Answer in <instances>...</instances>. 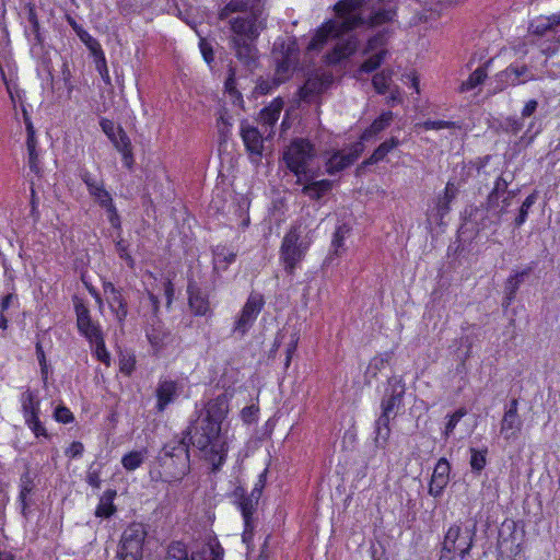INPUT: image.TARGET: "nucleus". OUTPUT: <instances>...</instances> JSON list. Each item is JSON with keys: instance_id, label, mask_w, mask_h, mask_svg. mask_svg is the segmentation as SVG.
Segmentation results:
<instances>
[{"instance_id": "412c9836", "label": "nucleus", "mask_w": 560, "mask_h": 560, "mask_svg": "<svg viewBox=\"0 0 560 560\" xmlns=\"http://www.w3.org/2000/svg\"><path fill=\"white\" fill-rule=\"evenodd\" d=\"M458 188L451 180L447 182L443 195H440L436 199L435 207L431 210V215L435 220L442 221L444 217L451 210V203L456 198Z\"/></svg>"}, {"instance_id": "473e14b6", "label": "nucleus", "mask_w": 560, "mask_h": 560, "mask_svg": "<svg viewBox=\"0 0 560 560\" xmlns=\"http://www.w3.org/2000/svg\"><path fill=\"white\" fill-rule=\"evenodd\" d=\"M213 269L217 271L224 270L226 267L235 261L236 255L224 245H217L213 248Z\"/></svg>"}, {"instance_id": "0e129e2a", "label": "nucleus", "mask_w": 560, "mask_h": 560, "mask_svg": "<svg viewBox=\"0 0 560 560\" xmlns=\"http://www.w3.org/2000/svg\"><path fill=\"white\" fill-rule=\"evenodd\" d=\"M500 126L504 132L516 135L522 130L524 124H523L522 118L510 116V117L504 118L501 121Z\"/></svg>"}, {"instance_id": "f8f14e48", "label": "nucleus", "mask_w": 560, "mask_h": 560, "mask_svg": "<svg viewBox=\"0 0 560 560\" xmlns=\"http://www.w3.org/2000/svg\"><path fill=\"white\" fill-rule=\"evenodd\" d=\"M187 300L188 307L194 316L211 317L213 315L209 293L201 289L192 278L187 283Z\"/></svg>"}, {"instance_id": "f03ea898", "label": "nucleus", "mask_w": 560, "mask_h": 560, "mask_svg": "<svg viewBox=\"0 0 560 560\" xmlns=\"http://www.w3.org/2000/svg\"><path fill=\"white\" fill-rule=\"evenodd\" d=\"M361 5V0L338 1L334 7L337 19L325 23L312 38L307 48L310 50L322 49L331 37L337 39L332 51L328 55L331 63H338L353 55L359 47V38L353 31L365 25V19L357 13Z\"/></svg>"}, {"instance_id": "de8ad7c7", "label": "nucleus", "mask_w": 560, "mask_h": 560, "mask_svg": "<svg viewBox=\"0 0 560 560\" xmlns=\"http://www.w3.org/2000/svg\"><path fill=\"white\" fill-rule=\"evenodd\" d=\"M487 78V72L483 67L477 68L467 80L463 81L460 84V92H468L483 83Z\"/></svg>"}, {"instance_id": "aec40b11", "label": "nucleus", "mask_w": 560, "mask_h": 560, "mask_svg": "<svg viewBox=\"0 0 560 560\" xmlns=\"http://www.w3.org/2000/svg\"><path fill=\"white\" fill-rule=\"evenodd\" d=\"M314 173H308V176L305 178L302 176V194L307 196L312 200H319L324 197L328 191L332 188V182L329 179L314 180Z\"/></svg>"}, {"instance_id": "e433bc0d", "label": "nucleus", "mask_w": 560, "mask_h": 560, "mask_svg": "<svg viewBox=\"0 0 560 560\" xmlns=\"http://www.w3.org/2000/svg\"><path fill=\"white\" fill-rule=\"evenodd\" d=\"M353 163L349 158L340 151L335 152L326 163V172L329 175H334L338 172L343 171Z\"/></svg>"}, {"instance_id": "9b49d317", "label": "nucleus", "mask_w": 560, "mask_h": 560, "mask_svg": "<svg viewBox=\"0 0 560 560\" xmlns=\"http://www.w3.org/2000/svg\"><path fill=\"white\" fill-rule=\"evenodd\" d=\"M300 231L298 226H292L284 235L280 256L284 262L285 271L290 275L294 272L296 265L303 259L306 247L300 243Z\"/></svg>"}, {"instance_id": "603ef678", "label": "nucleus", "mask_w": 560, "mask_h": 560, "mask_svg": "<svg viewBox=\"0 0 560 560\" xmlns=\"http://www.w3.org/2000/svg\"><path fill=\"white\" fill-rule=\"evenodd\" d=\"M393 358V352L387 351L380 355L374 357L366 370V374H371L372 377H376L377 373L385 368L386 364L389 363V361Z\"/></svg>"}, {"instance_id": "6e6d98bb", "label": "nucleus", "mask_w": 560, "mask_h": 560, "mask_svg": "<svg viewBox=\"0 0 560 560\" xmlns=\"http://www.w3.org/2000/svg\"><path fill=\"white\" fill-rule=\"evenodd\" d=\"M392 81V71L383 70L372 79V84L378 94H385Z\"/></svg>"}, {"instance_id": "37998d69", "label": "nucleus", "mask_w": 560, "mask_h": 560, "mask_svg": "<svg viewBox=\"0 0 560 560\" xmlns=\"http://www.w3.org/2000/svg\"><path fill=\"white\" fill-rule=\"evenodd\" d=\"M469 453H470L469 465H470L471 471L475 475H480V472L485 469V467L487 465L488 448L485 447L483 450H477L475 447H470Z\"/></svg>"}, {"instance_id": "6e6552de", "label": "nucleus", "mask_w": 560, "mask_h": 560, "mask_svg": "<svg viewBox=\"0 0 560 560\" xmlns=\"http://www.w3.org/2000/svg\"><path fill=\"white\" fill-rule=\"evenodd\" d=\"M406 389V383L401 375L388 377L380 404L381 413L397 417L398 413L402 412Z\"/></svg>"}, {"instance_id": "dca6fc26", "label": "nucleus", "mask_w": 560, "mask_h": 560, "mask_svg": "<svg viewBox=\"0 0 560 560\" xmlns=\"http://www.w3.org/2000/svg\"><path fill=\"white\" fill-rule=\"evenodd\" d=\"M397 14V5L393 0H378L372 8L365 25L370 27L381 26L392 22Z\"/></svg>"}, {"instance_id": "423d86ee", "label": "nucleus", "mask_w": 560, "mask_h": 560, "mask_svg": "<svg viewBox=\"0 0 560 560\" xmlns=\"http://www.w3.org/2000/svg\"><path fill=\"white\" fill-rule=\"evenodd\" d=\"M147 530L142 523L132 522L122 532L117 556L119 560H142Z\"/></svg>"}, {"instance_id": "bf43d9fd", "label": "nucleus", "mask_w": 560, "mask_h": 560, "mask_svg": "<svg viewBox=\"0 0 560 560\" xmlns=\"http://www.w3.org/2000/svg\"><path fill=\"white\" fill-rule=\"evenodd\" d=\"M198 46L205 62L208 65L210 70L213 71L214 51L211 43L207 38L200 37Z\"/></svg>"}, {"instance_id": "58836bf2", "label": "nucleus", "mask_w": 560, "mask_h": 560, "mask_svg": "<svg viewBox=\"0 0 560 560\" xmlns=\"http://www.w3.org/2000/svg\"><path fill=\"white\" fill-rule=\"evenodd\" d=\"M220 145L226 143L232 135L233 117L224 109L217 121Z\"/></svg>"}, {"instance_id": "49530a36", "label": "nucleus", "mask_w": 560, "mask_h": 560, "mask_svg": "<svg viewBox=\"0 0 560 560\" xmlns=\"http://www.w3.org/2000/svg\"><path fill=\"white\" fill-rule=\"evenodd\" d=\"M264 305V296L260 293L252 292L247 298V324L257 317Z\"/></svg>"}, {"instance_id": "09e8293b", "label": "nucleus", "mask_w": 560, "mask_h": 560, "mask_svg": "<svg viewBox=\"0 0 560 560\" xmlns=\"http://www.w3.org/2000/svg\"><path fill=\"white\" fill-rule=\"evenodd\" d=\"M25 425L30 429V431L34 434L36 439H46L50 440L51 435L48 433L47 428L44 422L40 420V416L32 417L24 420Z\"/></svg>"}, {"instance_id": "338daca9", "label": "nucleus", "mask_w": 560, "mask_h": 560, "mask_svg": "<svg viewBox=\"0 0 560 560\" xmlns=\"http://www.w3.org/2000/svg\"><path fill=\"white\" fill-rule=\"evenodd\" d=\"M128 247H129L128 244L122 240H120L116 243V249H117L119 258L125 260L127 266L130 269H133L136 266V261H135L133 257L130 255Z\"/></svg>"}, {"instance_id": "6ab92c4d", "label": "nucleus", "mask_w": 560, "mask_h": 560, "mask_svg": "<svg viewBox=\"0 0 560 560\" xmlns=\"http://www.w3.org/2000/svg\"><path fill=\"white\" fill-rule=\"evenodd\" d=\"M331 83L330 75H312L299 89V96L304 102L311 103L315 96L322 94Z\"/></svg>"}, {"instance_id": "2eb2a0df", "label": "nucleus", "mask_w": 560, "mask_h": 560, "mask_svg": "<svg viewBox=\"0 0 560 560\" xmlns=\"http://www.w3.org/2000/svg\"><path fill=\"white\" fill-rule=\"evenodd\" d=\"M103 291L110 312L114 314L117 322L122 324L128 315V304L124 296L122 289L107 281L103 283Z\"/></svg>"}, {"instance_id": "69168bd1", "label": "nucleus", "mask_w": 560, "mask_h": 560, "mask_svg": "<svg viewBox=\"0 0 560 560\" xmlns=\"http://www.w3.org/2000/svg\"><path fill=\"white\" fill-rule=\"evenodd\" d=\"M54 419L59 423L68 424L74 421V416L68 407L59 405L54 411Z\"/></svg>"}, {"instance_id": "bb28decb", "label": "nucleus", "mask_w": 560, "mask_h": 560, "mask_svg": "<svg viewBox=\"0 0 560 560\" xmlns=\"http://www.w3.org/2000/svg\"><path fill=\"white\" fill-rule=\"evenodd\" d=\"M400 145V140L397 137H390L383 141L371 154L370 158L364 160L359 168H364L369 165L377 164L385 160L386 155L394 149Z\"/></svg>"}, {"instance_id": "c9c22d12", "label": "nucleus", "mask_w": 560, "mask_h": 560, "mask_svg": "<svg viewBox=\"0 0 560 560\" xmlns=\"http://www.w3.org/2000/svg\"><path fill=\"white\" fill-rule=\"evenodd\" d=\"M522 421L518 415L504 412L501 422V432L505 439L516 436V433L521 430Z\"/></svg>"}, {"instance_id": "3c124183", "label": "nucleus", "mask_w": 560, "mask_h": 560, "mask_svg": "<svg viewBox=\"0 0 560 560\" xmlns=\"http://www.w3.org/2000/svg\"><path fill=\"white\" fill-rule=\"evenodd\" d=\"M247 152L252 154L261 155L262 138L256 128L247 126Z\"/></svg>"}, {"instance_id": "20e7f679", "label": "nucleus", "mask_w": 560, "mask_h": 560, "mask_svg": "<svg viewBox=\"0 0 560 560\" xmlns=\"http://www.w3.org/2000/svg\"><path fill=\"white\" fill-rule=\"evenodd\" d=\"M245 0H230L219 12V19L230 24V44L236 57L245 58Z\"/></svg>"}, {"instance_id": "9d476101", "label": "nucleus", "mask_w": 560, "mask_h": 560, "mask_svg": "<svg viewBox=\"0 0 560 560\" xmlns=\"http://www.w3.org/2000/svg\"><path fill=\"white\" fill-rule=\"evenodd\" d=\"M267 15L260 0H254L247 10V68L255 62L258 50L252 45L261 31L266 28Z\"/></svg>"}, {"instance_id": "4be33fe9", "label": "nucleus", "mask_w": 560, "mask_h": 560, "mask_svg": "<svg viewBox=\"0 0 560 560\" xmlns=\"http://www.w3.org/2000/svg\"><path fill=\"white\" fill-rule=\"evenodd\" d=\"M534 267V264H532L523 270L514 272L506 279L504 284V300L506 305H510L511 302L515 299L521 284L524 282L525 278H527L533 272Z\"/></svg>"}, {"instance_id": "5fc2aeb1", "label": "nucleus", "mask_w": 560, "mask_h": 560, "mask_svg": "<svg viewBox=\"0 0 560 560\" xmlns=\"http://www.w3.org/2000/svg\"><path fill=\"white\" fill-rule=\"evenodd\" d=\"M95 69L101 75L105 84H112L109 70L107 67L106 57L103 50H100L96 55H93Z\"/></svg>"}, {"instance_id": "72a5a7b5", "label": "nucleus", "mask_w": 560, "mask_h": 560, "mask_svg": "<svg viewBox=\"0 0 560 560\" xmlns=\"http://www.w3.org/2000/svg\"><path fill=\"white\" fill-rule=\"evenodd\" d=\"M100 126L102 131L106 135L114 148H119V139H122V135L127 133L120 125H116L112 119L102 117L100 119Z\"/></svg>"}, {"instance_id": "393cba45", "label": "nucleus", "mask_w": 560, "mask_h": 560, "mask_svg": "<svg viewBox=\"0 0 560 560\" xmlns=\"http://www.w3.org/2000/svg\"><path fill=\"white\" fill-rule=\"evenodd\" d=\"M396 417L381 413L374 424V444L376 448L385 450L390 436V421Z\"/></svg>"}, {"instance_id": "7ed1b4c3", "label": "nucleus", "mask_w": 560, "mask_h": 560, "mask_svg": "<svg viewBox=\"0 0 560 560\" xmlns=\"http://www.w3.org/2000/svg\"><path fill=\"white\" fill-rule=\"evenodd\" d=\"M361 5V0L338 1L334 7L337 19L325 23L312 38L307 48L310 50L322 49L331 37L337 39L332 51L328 55L331 63H338L353 55L359 47V38L353 31L365 25V19L357 13Z\"/></svg>"}, {"instance_id": "c03bdc74", "label": "nucleus", "mask_w": 560, "mask_h": 560, "mask_svg": "<svg viewBox=\"0 0 560 560\" xmlns=\"http://www.w3.org/2000/svg\"><path fill=\"white\" fill-rule=\"evenodd\" d=\"M538 199V191L534 190L529 194L518 208V213L514 219V226L521 228L527 220L530 208L535 205Z\"/></svg>"}, {"instance_id": "f257e3e1", "label": "nucleus", "mask_w": 560, "mask_h": 560, "mask_svg": "<svg viewBox=\"0 0 560 560\" xmlns=\"http://www.w3.org/2000/svg\"><path fill=\"white\" fill-rule=\"evenodd\" d=\"M229 395L226 389L209 400L203 416L163 445L156 456V468L151 470L153 479L168 483L182 480L190 470L189 443L212 465V470L223 465L228 445L221 430L229 412Z\"/></svg>"}, {"instance_id": "864d4df0", "label": "nucleus", "mask_w": 560, "mask_h": 560, "mask_svg": "<svg viewBox=\"0 0 560 560\" xmlns=\"http://www.w3.org/2000/svg\"><path fill=\"white\" fill-rule=\"evenodd\" d=\"M417 127L428 130H440V129H459L460 124L457 121H448V120H431L428 119L423 122L417 124Z\"/></svg>"}, {"instance_id": "4d7b16f0", "label": "nucleus", "mask_w": 560, "mask_h": 560, "mask_svg": "<svg viewBox=\"0 0 560 560\" xmlns=\"http://www.w3.org/2000/svg\"><path fill=\"white\" fill-rule=\"evenodd\" d=\"M466 415L467 410L464 407H460L454 413L447 417L448 419L443 431V435L445 439H448L453 434L456 425Z\"/></svg>"}, {"instance_id": "a19ab883", "label": "nucleus", "mask_w": 560, "mask_h": 560, "mask_svg": "<svg viewBox=\"0 0 560 560\" xmlns=\"http://www.w3.org/2000/svg\"><path fill=\"white\" fill-rule=\"evenodd\" d=\"M165 560H196L194 555L189 553L187 546L182 541L170 544Z\"/></svg>"}, {"instance_id": "7c9ffc66", "label": "nucleus", "mask_w": 560, "mask_h": 560, "mask_svg": "<svg viewBox=\"0 0 560 560\" xmlns=\"http://www.w3.org/2000/svg\"><path fill=\"white\" fill-rule=\"evenodd\" d=\"M267 472H268V468H265L258 476V480L257 482L255 483L252 492L249 495H247V534L249 533L250 528H252V523H250V515H252V510L254 508V503L257 505L258 504V501L261 497V493H262V489L265 488L266 486V477H267Z\"/></svg>"}, {"instance_id": "a18cd8bd", "label": "nucleus", "mask_w": 560, "mask_h": 560, "mask_svg": "<svg viewBox=\"0 0 560 560\" xmlns=\"http://www.w3.org/2000/svg\"><path fill=\"white\" fill-rule=\"evenodd\" d=\"M22 116H23V122L25 125L26 129V150L37 149L38 147V140L36 137V130L33 125L32 118L25 108V106H22Z\"/></svg>"}, {"instance_id": "b1692460", "label": "nucleus", "mask_w": 560, "mask_h": 560, "mask_svg": "<svg viewBox=\"0 0 560 560\" xmlns=\"http://www.w3.org/2000/svg\"><path fill=\"white\" fill-rule=\"evenodd\" d=\"M117 497L116 489H106L100 497L98 503L95 508L94 515L98 518H110L117 513V506L114 503Z\"/></svg>"}, {"instance_id": "4468645a", "label": "nucleus", "mask_w": 560, "mask_h": 560, "mask_svg": "<svg viewBox=\"0 0 560 560\" xmlns=\"http://www.w3.org/2000/svg\"><path fill=\"white\" fill-rule=\"evenodd\" d=\"M183 390V383L170 377H161L158 382L154 396L155 409L163 412L166 408L176 401Z\"/></svg>"}, {"instance_id": "2f4dec72", "label": "nucleus", "mask_w": 560, "mask_h": 560, "mask_svg": "<svg viewBox=\"0 0 560 560\" xmlns=\"http://www.w3.org/2000/svg\"><path fill=\"white\" fill-rule=\"evenodd\" d=\"M35 488L34 478L31 475L30 470L23 472L20 477L19 483V502L22 509V514H26V510L28 508V497L33 493Z\"/></svg>"}, {"instance_id": "c85d7f7f", "label": "nucleus", "mask_w": 560, "mask_h": 560, "mask_svg": "<svg viewBox=\"0 0 560 560\" xmlns=\"http://www.w3.org/2000/svg\"><path fill=\"white\" fill-rule=\"evenodd\" d=\"M394 119L390 110L383 112L373 122L361 133V140L370 141L378 133L387 129Z\"/></svg>"}, {"instance_id": "13d9d810", "label": "nucleus", "mask_w": 560, "mask_h": 560, "mask_svg": "<svg viewBox=\"0 0 560 560\" xmlns=\"http://www.w3.org/2000/svg\"><path fill=\"white\" fill-rule=\"evenodd\" d=\"M492 156L490 154L479 156L475 159L474 161L469 162V170H474L477 173L478 177H482L483 179L487 178L489 175V172L487 171V166L489 162L491 161Z\"/></svg>"}, {"instance_id": "a211bd4d", "label": "nucleus", "mask_w": 560, "mask_h": 560, "mask_svg": "<svg viewBox=\"0 0 560 560\" xmlns=\"http://www.w3.org/2000/svg\"><path fill=\"white\" fill-rule=\"evenodd\" d=\"M514 180V175L506 171H501L494 178L493 186L486 197V205H497V201L511 194H518L520 189H510Z\"/></svg>"}, {"instance_id": "cd10ccee", "label": "nucleus", "mask_w": 560, "mask_h": 560, "mask_svg": "<svg viewBox=\"0 0 560 560\" xmlns=\"http://www.w3.org/2000/svg\"><path fill=\"white\" fill-rule=\"evenodd\" d=\"M23 419L40 416V400L34 390L27 388L20 396Z\"/></svg>"}, {"instance_id": "f704fd0d", "label": "nucleus", "mask_w": 560, "mask_h": 560, "mask_svg": "<svg viewBox=\"0 0 560 560\" xmlns=\"http://www.w3.org/2000/svg\"><path fill=\"white\" fill-rule=\"evenodd\" d=\"M513 75L512 86L535 80V75L529 71L525 65L512 63L505 70L502 77Z\"/></svg>"}, {"instance_id": "c756f323", "label": "nucleus", "mask_w": 560, "mask_h": 560, "mask_svg": "<svg viewBox=\"0 0 560 560\" xmlns=\"http://www.w3.org/2000/svg\"><path fill=\"white\" fill-rule=\"evenodd\" d=\"M460 532H462L460 526H458L456 524L452 525L447 529L445 537H444L440 560H452V558L447 557V555L454 553L457 550L456 542L458 540L460 541L462 539H464L460 536Z\"/></svg>"}, {"instance_id": "79ce46f5", "label": "nucleus", "mask_w": 560, "mask_h": 560, "mask_svg": "<svg viewBox=\"0 0 560 560\" xmlns=\"http://www.w3.org/2000/svg\"><path fill=\"white\" fill-rule=\"evenodd\" d=\"M121 154V161L125 167L131 170L135 164V156L132 151L131 140L127 133L122 135L119 139V148L116 149Z\"/></svg>"}, {"instance_id": "1a4fd4ad", "label": "nucleus", "mask_w": 560, "mask_h": 560, "mask_svg": "<svg viewBox=\"0 0 560 560\" xmlns=\"http://www.w3.org/2000/svg\"><path fill=\"white\" fill-rule=\"evenodd\" d=\"M73 306L75 313V326L80 336H82L88 343L96 341L98 338L105 336L101 323L94 319L86 303L74 296Z\"/></svg>"}, {"instance_id": "8fccbe9b", "label": "nucleus", "mask_w": 560, "mask_h": 560, "mask_svg": "<svg viewBox=\"0 0 560 560\" xmlns=\"http://www.w3.org/2000/svg\"><path fill=\"white\" fill-rule=\"evenodd\" d=\"M387 52L388 51L386 49H381L376 54L372 55L360 66L359 71L363 73H371L375 71L384 61Z\"/></svg>"}, {"instance_id": "0eeeda50", "label": "nucleus", "mask_w": 560, "mask_h": 560, "mask_svg": "<svg viewBox=\"0 0 560 560\" xmlns=\"http://www.w3.org/2000/svg\"><path fill=\"white\" fill-rule=\"evenodd\" d=\"M314 155L313 144L305 139L293 140L285 150L283 159L288 168L298 176L296 183H302V176L306 178L311 173L306 170V165Z\"/></svg>"}, {"instance_id": "a878e982", "label": "nucleus", "mask_w": 560, "mask_h": 560, "mask_svg": "<svg viewBox=\"0 0 560 560\" xmlns=\"http://www.w3.org/2000/svg\"><path fill=\"white\" fill-rule=\"evenodd\" d=\"M224 94L234 106H237L242 109L244 108L243 94L236 88V69L233 66L232 60L228 65V75L224 81Z\"/></svg>"}, {"instance_id": "ea45409f", "label": "nucleus", "mask_w": 560, "mask_h": 560, "mask_svg": "<svg viewBox=\"0 0 560 560\" xmlns=\"http://www.w3.org/2000/svg\"><path fill=\"white\" fill-rule=\"evenodd\" d=\"M147 448L130 451L121 457V465L127 471L138 469L144 462Z\"/></svg>"}, {"instance_id": "5701e85b", "label": "nucleus", "mask_w": 560, "mask_h": 560, "mask_svg": "<svg viewBox=\"0 0 560 560\" xmlns=\"http://www.w3.org/2000/svg\"><path fill=\"white\" fill-rule=\"evenodd\" d=\"M350 226L345 223L336 228L331 240V249L325 259L326 265H334L335 259L345 252V238L350 234Z\"/></svg>"}, {"instance_id": "774afa93", "label": "nucleus", "mask_w": 560, "mask_h": 560, "mask_svg": "<svg viewBox=\"0 0 560 560\" xmlns=\"http://www.w3.org/2000/svg\"><path fill=\"white\" fill-rule=\"evenodd\" d=\"M27 165L33 174H35L36 176L42 175V166L37 149H33V151L27 150Z\"/></svg>"}, {"instance_id": "f3484780", "label": "nucleus", "mask_w": 560, "mask_h": 560, "mask_svg": "<svg viewBox=\"0 0 560 560\" xmlns=\"http://www.w3.org/2000/svg\"><path fill=\"white\" fill-rule=\"evenodd\" d=\"M451 464L444 457H441L433 469L431 480L429 483V494L433 498H440L444 489L450 482Z\"/></svg>"}, {"instance_id": "39448f33", "label": "nucleus", "mask_w": 560, "mask_h": 560, "mask_svg": "<svg viewBox=\"0 0 560 560\" xmlns=\"http://www.w3.org/2000/svg\"><path fill=\"white\" fill-rule=\"evenodd\" d=\"M509 213V208L497 205H470L464 211V220L467 223L474 224L476 230L482 231L492 226H499L505 214Z\"/></svg>"}, {"instance_id": "4c0bfd02", "label": "nucleus", "mask_w": 560, "mask_h": 560, "mask_svg": "<svg viewBox=\"0 0 560 560\" xmlns=\"http://www.w3.org/2000/svg\"><path fill=\"white\" fill-rule=\"evenodd\" d=\"M92 355L103 363L105 366H110L112 364V357L109 351L107 350L106 343H105V336L98 338L96 341H93L89 343Z\"/></svg>"}, {"instance_id": "680f3d73", "label": "nucleus", "mask_w": 560, "mask_h": 560, "mask_svg": "<svg viewBox=\"0 0 560 560\" xmlns=\"http://www.w3.org/2000/svg\"><path fill=\"white\" fill-rule=\"evenodd\" d=\"M295 52L294 43L287 47L285 52L282 54L280 60H278L277 71L279 73H287L293 65L292 55Z\"/></svg>"}, {"instance_id": "052dcab7", "label": "nucleus", "mask_w": 560, "mask_h": 560, "mask_svg": "<svg viewBox=\"0 0 560 560\" xmlns=\"http://www.w3.org/2000/svg\"><path fill=\"white\" fill-rule=\"evenodd\" d=\"M27 21L31 24L32 32H33V34L35 36L36 42L38 44H42L43 43V36H42V32H40V23H39V20H38L35 7L33 4L28 5Z\"/></svg>"}, {"instance_id": "e2e57ef3", "label": "nucleus", "mask_w": 560, "mask_h": 560, "mask_svg": "<svg viewBox=\"0 0 560 560\" xmlns=\"http://www.w3.org/2000/svg\"><path fill=\"white\" fill-rule=\"evenodd\" d=\"M3 267V277H4V284L8 288V290L16 291L15 280H16V273L13 269L12 265L7 258L2 259L1 262Z\"/></svg>"}, {"instance_id": "ddd939ff", "label": "nucleus", "mask_w": 560, "mask_h": 560, "mask_svg": "<svg viewBox=\"0 0 560 560\" xmlns=\"http://www.w3.org/2000/svg\"><path fill=\"white\" fill-rule=\"evenodd\" d=\"M88 191H89V195L93 198V200L102 209L105 210L109 224L114 229H120L121 228L120 215L117 211V208L115 206L112 194L105 188L104 180H101L100 183L95 184Z\"/></svg>"}]
</instances>
